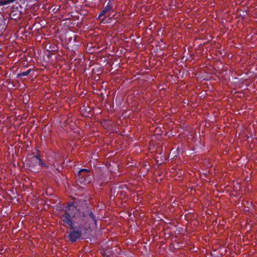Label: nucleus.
<instances>
[{
    "label": "nucleus",
    "mask_w": 257,
    "mask_h": 257,
    "mask_svg": "<svg viewBox=\"0 0 257 257\" xmlns=\"http://www.w3.org/2000/svg\"><path fill=\"white\" fill-rule=\"evenodd\" d=\"M64 212L61 219L70 226L68 237L71 242H76L81 237V229L89 227L92 224L97 225L98 219L96 211L85 201L81 203L68 202Z\"/></svg>",
    "instance_id": "f257e3e1"
},
{
    "label": "nucleus",
    "mask_w": 257,
    "mask_h": 257,
    "mask_svg": "<svg viewBox=\"0 0 257 257\" xmlns=\"http://www.w3.org/2000/svg\"><path fill=\"white\" fill-rule=\"evenodd\" d=\"M90 171L87 169H80L77 172V181L81 184L86 185L91 181L90 176Z\"/></svg>",
    "instance_id": "f03ea898"
},
{
    "label": "nucleus",
    "mask_w": 257,
    "mask_h": 257,
    "mask_svg": "<svg viewBox=\"0 0 257 257\" xmlns=\"http://www.w3.org/2000/svg\"><path fill=\"white\" fill-rule=\"evenodd\" d=\"M29 0H0V6H10L11 3H16L17 4H20L21 6L22 5H24L26 2Z\"/></svg>",
    "instance_id": "7ed1b4c3"
},
{
    "label": "nucleus",
    "mask_w": 257,
    "mask_h": 257,
    "mask_svg": "<svg viewBox=\"0 0 257 257\" xmlns=\"http://www.w3.org/2000/svg\"><path fill=\"white\" fill-rule=\"evenodd\" d=\"M37 150V154L36 155L33 156L32 157V161H38V165L45 167V168H48V166L45 164L42 160V159L40 158V152L38 149H36Z\"/></svg>",
    "instance_id": "20e7f679"
},
{
    "label": "nucleus",
    "mask_w": 257,
    "mask_h": 257,
    "mask_svg": "<svg viewBox=\"0 0 257 257\" xmlns=\"http://www.w3.org/2000/svg\"><path fill=\"white\" fill-rule=\"evenodd\" d=\"M21 10H13L10 16L12 19L17 20L21 18Z\"/></svg>",
    "instance_id": "39448f33"
},
{
    "label": "nucleus",
    "mask_w": 257,
    "mask_h": 257,
    "mask_svg": "<svg viewBox=\"0 0 257 257\" xmlns=\"http://www.w3.org/2000/svg\"><path fill=\"white\" fill-rule=\"evenodd\" d=\"M113 1L108 0L106 6L104 7L103 10L106 13H107L108 12L113 11Z\"/></svg>",
    "instance_id": "423d86ee"
},
{
    "label": "nucleus",
    "mask_w": 257,
    "mask_h": 257,
    "mask_svg": "<svg viewBox=\"0 0 257 257\" xmlns=\"http://www.w3.org/2000/svg\"><path fill=\"white\" fill-rule=\"evenodd\" d=\"M34 72V69L33 68H30L27 70L26 71H24L23 72H21L17 75L18 78H22L24 76H28L31 72Z\"/></svg>",
    "instance_id": "0eeeda50"
},
{
    "label": "nucleus",
    "mask_w": 257,
    "mask_h": 257,
    "mask_svg": "<svg viewBox=\"0 0 257 257\" xmlns=\"http://www.w3.org/2000/svg\"><path fill=\"white\" fill-rule=\"evenodd\" d=\"M18 4V6H15V5L13 4L12 5V9L13 10H19V8H21L22 9V6H21V4Z\"/></svg>",
    "instance_id": "6e6552de"
},
{
    "label": "nucleus",
    "mask_w": 257,
    "mask_h": 257,
    "mask_svg": "<svg viewBox=\"0 0 257 257\" xmlns=\"http://www.w3.org/2000/svg\"><path fill=\"white\" fill-rule=\"evenodd\" d=\"M37 164H38V161H32V158H31V160L30 161L29 166H30V167L34 166H36Z\"/></svg>",
    "instance_id": "1a4fd4ad"
},
{
    "label": "nucleus",
    "mask_w": 257,
    "mask_h": 257,
    "mask_svg": "<svg viewBox=\"0 0 257 257\" xmlns=\"http://www.w3.org/2000/svg\"><path fill=\"white\" fill-rule=\"evenodd\" d=\"M105 14H106V13L105 12V11L103 9L101 12L99 13V15H98V18H101V17H102L103 16H104Z\"/></svg>",
    "instance_id": "9d476101"
},
{
    "label": "nucleus",
    "mask_w": 257,
    "mask_h": 257,
    "mask_svg": "<svg viewBox=\"0 0 257 257\" xmlns=\"http://www.w3.org/2000/svg\"><path fill=\"white\" fill-rule=\"evenodd\" d=\"M78 38H79V37L78 36H77L74 37V41H75V42L77 41V39Z\"/></svg>",
    "instance_id": "9b49d317"
},
{
    "label": "nucleus",
    "mask_w": 257,
    "mask_h": 257,
    "mask_svg": "<svg viewBox=\"0 0 257 257\" xmlns=\"http://www.w3.org/2000/svg\"><path fill=\"white\" fill-rule=\"evenodd\" d=\"M13 5L14 4L15 6H18V4H16V3H12Z\"/></svg>",
    "instance_id": "f8f14e48"
},
{
    "label": "nucleus",
    "mask_w": 257,
    "mask_h": 257,
    "mask_svg": "<svg viewBox=\"0 0 257 257\" xmlns=\"http://www.w3.org/2000/svg\"><path fill=\"white\" fill-rule=\"evenodd\" d=\"M47 57H48V58H50V54H49V55L47 56Z\"/></svg>",
    "instance_id": "ddd939ff"
}]
</instances>
